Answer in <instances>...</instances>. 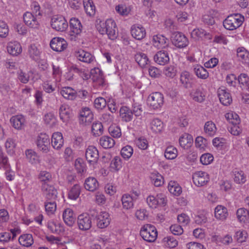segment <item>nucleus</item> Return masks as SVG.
<instances>
[{"label":"nucleus","mask_w":249,"mask_h":249,"mask_svg":"<svg viewBox=\"0 0 249 249\" xmlns=\"http://www.w3.org/2000/svg\"><path fill=\"white\" fill-rule=\"evenodd\" d=\"M96 28L101 34L107 35L111 40H114L118 36L116 23L112 19H108L106 21H100L96 25Z\"/></svg>","instance_id":"nucleus-1"},{"label":"nucleus","mask_w":249,"mask_h":249,"mask_svg":"<svg viewBox=\"0 0 249 249\" xmlns=\"http://www.w3.org/2000/svg\"><path fill=\"white\" fill-rule=\"evenodd\" d=\"M244 19V17L241 14H232L228 16L223 21V26L227 30L232 31L240 27Z\"/></svg>","instance_id":"nucleus-2"},{"label":"nucleus","mask_w":249,"mask_h":249,"mask_svg":"<svg viewBox=\"0 0 249 249\" xmlns=\"http://www.w3.org/2000/svg\"><path fill=\"white\" fill-rule=\"evenodd\" d=\"M140 235L145 241L148 242H153L157 239L158 232L156 228L153 225L146 224L142 227Z\"/></svg>","instance_id":"nucleus-3"},{"label":"nucleus","mask_w":249,"mask_h":249,"mask_svg":"<svg viewBox=\"0 0 249 249\" xmlns=\"http://www.w3.org/2000/svg\"><path fill=\"white\" fill-rule=\"evenodd\" d=\"M163 95L160 92L152 93L147 98V105L151 109H159L162 107L163 104Z\"/></svg>","instance_id":"nucleus-4"},{"label":"nucleus","mask_w":249,"mask_h":249,"mask_svg":"<svg viewBox=\"0 0 249 249\" xmlns=\"http://www.w3.org/2000/svg\"><path fill=\"white\" fill-rule=\"evenodd\" d=\"M75 56L76 58L86 64L94 65L96 63L95 56L84 50H79L75 52Z\"/></svg>","instance_id":"nucleus-5"},{"label":"nucleus","mask_w":249,"mask_h":249,"mask_svg":"<svg viewBox=\"0 0 249 249\" xmlns=\"http://www.w3.org/2000/svg\"><path fill=\"white\" fill-rule=\"evenodd\" d=\"M139 196V194L133 192L131 194H125L122 196L121 201L123 208L125 210H130L134 207V202Z\"/></svg>","instance_id":"nucleus-6"},{"label":"nucleus","mask_w":249,"mask_h":249,"mask_svg":"<svg viewBox=\"0 0 249 249\" xmlns=\"http://www.w3.org/2000/svg\"><path fill=\"white\" fill-rule=\"evenodd\" d=\"M92 218L88 213L79 215L77 218V225L79 230L86 231L89 230L92 226Z\"/></svg>","instance_id":"nucleus-7"},{"label":"nucleus","mask_w":249,"mask_h":249,"mask_svg":"<svg viewBox=\"0 0 249 249\" xmlns=\"http://www.w3.org/2000/svg\"><path fill=\"white\" fill-rule=\"evenodd\" d=\"M51 26L57 31L63 32L68 28V24L63 17L56 16L52 18Z\"/></svg>","instance_id":"nucleus-8"},{"label":"nucleus","mask_w":249,"mask_h":249,"mask_svg":"<svg viewBox=\"0 0 249 249\" xmlns=\"http://www.w3.org/2000/svg\"><path fill=\"white\" fill-rule=\"evenodd\" d=\"M173 44L178 48L186 47L189 44V41L184 35L180 32H176L171 36Z\"/></svg>","instance_id":"nucleus-9"},{"label":"nucleus","mask_w":249,"mask_h":249,"mask_svg":"<svg viewBox=\"0 0 249 249\" xmlns=\"http://www.w3.org/2000/svg\"><path fill=\"white\" fill-rule=\"evenodd\" d=\"M36 145L38 149L43 153H47L50 149V139L45 133L40 134L37 138Z\"/></svg>","instance_id":"nucleus-10"},{"label":"nucleus","mask_w":249,"mask_h":249,"mask_svg":"<svg viewBox=\"0 0 249 249\" xmlns=\"http://www.w3.org/2000/svg\"><path fill=\"white\" fill-rule=\"evenodd\" d=\"M148 206L152 208H156L158 206H164L166 203V200L164 195L158 194L156 197L149 196L146 199Z\"/></svg>","instance_id":"nucleus-11"},{"label":"nucleus","mask_w":249,"mask_h":249,"mask_svg":"<svg viewBox=\"0 0 249 249\" xmlns=\"http://www.w3.org/2000/svg\"><path fill=\"white\" fill-rule=\"evenodd\" d=\"M41 191L43 196L47 200H54L57 196V190L53 186L49 183L41 184Z\"/></svg>","instance_id":"nucleus-12"},{"label":"nucleus","mask_w":249,"mask_h":249,"mask_svg":"<svg viewBox=\"0 0 249 249\" xmlns=\"http://www.w3.org/2000/svg\"><path fill=\"white\" fill-rule=\"evenodd\" d=\"M193 180L196 186H202L209 180V175L205 172L197 171L194 173Z\"/></svg>","instance_id":"nucleus-13"},{"label":"nucleus","mask_w":249,"mask_h":249,"mask_svg":"<svg viewBox=\"0 0 249 249\" xmlns=\"http://www.w3.org/2000/svg\"><path fill=\"white\" fill-rule=\"evenodd\" d=\"M86 158L90 164L94 165L97 162L99 158L97 149L92 145L88 146L86 151Z\"/></svg>","instance_id":"nucleus-14"},{"label":"nucleus","mask_w":249,"mask_h":249,"mask_svg":"<svg viewBox=\"0 0 249 249\" xmlns=\"http://www.w3.org/2000/svg\"><path fill=\"white\" fill-rule=\"evenodd\" d=\"M93 119V114L89 107H84L80 112L79 123L84 125L89 124Z\"/></svg>","instance_id":"nucleus-15"},{"label":"nucleus","mask_w":249,"mask_h":249,"mask_svg":"<svg viewBox=\"0 0 249 249\" xmlns=\"http://www.w3.org/2000/svg\"><path fill=\"white\" fill-rule=\"evenodd\" d=\"M39 18L33 15L31 12H27L23 15V20L25 24L30 28H37L39 23Z\"/></svg>","instance_id":"nucleus-16"},{"label":"nucleus","mask_w":249,"mask_h":249,"mask_svg":"<svg viewBox=\"0 0 249 249\" xmlns=\"http://www.w3.org/2000/svg\"><path fill=\"white\" fill-rule=\"evenodd\" d=\"M51 48L56 52H62L67 47L66 41L61 37H54L50 42Z\"/></svg>","instance_id":"nucleus-17"},{"label":"nucleus","mask_w":249,"mask_h":249,"mask_svg":"<svg viewBox=\"0 0 249 249\" xmlns=\"http://www.w3.org/2000/svg\"><path fill=\"white\" fill-rule=\"evenodd\" d=\"M152 41L153 45L158 49H165L169 45L168 39L161 35L154 36Z\"/></svg>","instance_id":"nucleus-18"},{"label":"nucleus","mask_w":249,"mask_h":249,"mask_svg":"<svg viewBox=\"0 0 249 249\" xmlns=\"http://www.w3.org/2000/svg\"><path fill=\"white\" fill-rule=\"evenodd\" d=\"M63 219L65 223L69 227H72L76 220V215L71 208H66L63 212Z\"/></svg>","instance_id":"nucleus-19"},{"label":"nucleus","mask_w":249,"mask_h":249,"mask_svg":"<svg viewBox=\"0 0 249 249\" xmlns=\"http://www.w3.org/2000/svg\"><path fill=\"white\" fill-rule=\"evenodd\" d=\"M132 36L137 40H141L146 36V31L144 28L141 25H133L131 28Z\"/></svg>","instance_id":"nucleus-20"},{"label":"nucleus","mask_w":249,"mask_h":249,"mask_svg":"<svg viewBox=\"0 0 249 249\" xmlns=\"http://www.w3.org/2000/svg\"><path fill=\"white\" fill-rule=\"evenodd\" d=\"M90 78L93 82H96L99 86H103L105 81L103 71L98 68H94L90 70Z\"/></svg>","instance_id":"nucleus-21"},{"label":"nucleus","mask_w":249,"mask_h":249,"mask_svg":"<svg viewBox=\"0 0 249 249\" xmlns=\"http://www.w3.org/2000/svg\"><path fill=\"white\" fill-rule=\"evenodd\" d=\"M97 218V226L101 229L107 227L111 220L109 213L106 212H101L98 215Z\"/></svg>","instance_id":"nucleus-22"},{"label":"nucleus","mask_w":249,"mask_h":249,"mask_svg":"<svg viewBox=\"0 0 249 249\" xmlns=\"http://www.w3.org/2000/svg\"><path fill=\"white\" fill-rule=\"evenodd\" d=\"M219 99L224 106L230 105L232 101L231 94L222 88H219L217 91Z\"/></svg>","instance_id":"nucleus-23"},{"label":"nucleus","mask_w":249,"mask_h":249,"mask_svg":"<svg viewBox=\"0 0 249 249\" xmlns=\"http://www.w3.org/2000/svg\"><path fill=\"white\" fill-rule=\"evenodd\" d=\"M168 53L166 51H160L154 56V61L160 65H164L169 61Z\"/></svg>","instance_id":"nucleus-24"},{"label":"nucleus","mask_w":249,"mask_h":249,"mask_svg":"<svg viewBox=\"0 0 249 249\" xmlns=\"http://www.w3.org/2000/svg\"><path fill=\"white\" fill-rule=\"evenodd\" d=\"M229 215L228 210L225 206L218 205L214 209V217L218 220L224 221Z\"/></svg>","instance_id":"nucleus-25"},{"label":"nucleus","mask_w":249,"mask_h":249,"mask_svg":"<svg viewBox=\"0 0 249 249\" xmlns=\"http://www.w3.org/2000/svg\"><path fill=\"white\" fill-rule=\"evenodd\" d=\"M63 144L64 140L62 133L58 132L53 133L52 137V145L53 148L59 150L63 146Z\"/></svg>","instance_id":"nucleus-26"},{"label":"nucleus","mask_w":249,"mask_h":249,"mask_svg":"<svg viewBox=\"0 0 249 249\" xmlns=\"http://www.w3.org/2000/svg\"><path fill=\"white\" fill-rule=\"evenodd\" d=\"M71 31L74 35H79L82 31V25L80 20L76 18H72L70 20Z\"/></svg>","instance_id":"nucleus-27"},{"label":"nucleus","mask_w":249,"mask_h":249,"mask_svg":"<svg viewBox=\"0 0 249 249\" xmlns=\"http://www.w3.org/2000/svg\"><path fill=\"white\" fill-rule=\"evenodd\" d=\"M7 51L10 54L17 56L21 53L22 47L18 42L11 41L8 44Z\"/></svg>","instance_id":"nucleus-28"},{"label":"nucleus","mask_w":249,"mask_h":249,"mask_svg":"<svg viewBox=\"0 0 249 249\" xmlns=\"http://www.w3.org/2000/svg\"><path fill=\"white\" fill-rule=\"evenodd\" d=\"M99 182L94 177H89L87 178L84 182L85 188L90 192H94L98 189Z\"/></svg>","instance_id":"nucleus-29"},{"label":"nucleus","mask_w":249,"mask_h":249,"mask_svg":"<svg viewBox=\"0 0 249 249\" xmlns=\"http://www.w3.org/2000/svg\"><path fill=\"white\" fill-rule=\"evenodd\" d=\"M71 111L69 106L66 105H62L59 108V116L60 119L67 123L71 117Z\"/></svg>","instance_id":"nucleus-30"},{"label":"nucleus","mask_w":249,"mask_h":249,"mask_svg":"<svg viewBox=\"0 0 249 249\" xmlns=\"http://www.w3.org/2000/svg\"><path fill=\"white\" fill-rule=\"evenodd\" d=\"M193 72L198 78L203 80L207 79L209 76L207 70L203 66L198 64L193 66Z\"/></svg>","instance_id":"nucleus-31"},{"label":"nucleus","mask_w":249,"mask_h":249,"mask_svg":"<svg viewBox=\"0 0 249 249\" xmlns=\"http://www.w3.org/2000/svg\"><path fill=\"white\" fill-rule=\"evenodd\" d=\"M120 116L123 121L129 122L133 119V112L129 107L123 106L120 109Z\"/></svg>","instance_id":"nucleus-32"},{"label":"nucleus","mask_w":249,"mask_h":249,"mask_svg":"<svg viewBox=\"0 0 249 249\" xmlns=\"http://www.w3.org/2000/svg\"><path fill=\"white\" fill-rule=\"evenodd\" d=\"M134 58L136 62L142 68L146 67L150 63L147 55L142 52H137Z\"/></svg>","instance_id":"nucleus-33"},{"label":"nucleus","mask_w":249,"mask_h":249,"mask_svg":"<svg viewBox=\"0 0 249 249\" xmlns=\"http://www.w3.org/2000/svg\"><path fill=\"white\" fill-rule=\"evenodd\" d=\"M28 53L31 58L37 61L40 58L41 51L37 45L32 44L28 47Z\"/></svg>","instance_id":"nucleus-34"},{"label":"nucleus","mask_w":249,"mask_h":249,"mask_svg":"<svg viewBox=\"0 0 249 249\" xmlns=\"http://www.w3.org/2000/svg\"><path fill=\"white\" fill-rule=\"evenodd\" d=\"M25 122L24 117L22 115H17L13 116L10 119V122L14 128L20 129L24 126Z\"/></svg>","instance_id":"nucleus-35"},{"label":"nucleus","mask_w":249,"mask_h":249,"mask_svg":"<svg viewBox=\"0 0 249 249\" xmlns=\"http://www.w3.org/2000/svg\"><path fill=\"white\" fill-rule=\"evenodd\" d=\"M18 242L21 246L29 247L34 243V239L31 234L26 233L23 234L19 237Z\"/></svg>","instance_id":"nucleus-36"},{"label":"nucleus","mask_w":249,"mask_h":249,"mask_svg":"<svg viewBox=\"0 0 249 249\" xmlns=\"http://www.w3.org/2000/svg\"><path fill=\"white\" fill-rule=\"evenodd\" d=\"M60 93L64 98L68 100H73L77 97L75 90L69 87L63 88Z\"/></svg>","instance_id":"nucleus-37"},{"label":"nucleus","mask_w":249,"mask_h":249,"mask_svg":"<svg viewBox=\"0 0 249 249\" xmlns=\"http://www.w3.org/2000/svg\"><path fill=\"white\" fill-rule=\"evenodd\" d=\"M26 159L28 162L32 164H37L40 160L37 154L32 149H28L25 151Z\"/></svg>","instance_id":"nucleus-38"},{"label":"nucleus","mask_w":249,"mask_h":249,"mask_svg":"<svg viewBox=\"0 0 249 249\" xmlns=\"http://www.w3.org/2000/svg\"><path fill=\"white\" fill-rule=\"evenodd\" d=\"M71 70L78 73L84 80H88L90 78L89 71L86 69L79 68L77 65H73L71 67Z\"/></svg>","instance_id":"nucleus-39"},{"label":"nucleus","mask_w":249,"mask_h":249,"mask_svg":"<svg viewBox=\"0 0 249 249\" xmlns=\"http://www.w3.org/2000/svg\"><path fill=\"white\" fill-rule=\"evenodd\" d=\"M169 191L174 196H178L182 193L181 187L176 181H170L168 183Z\"/></svg>","instance_id":"nucleus-40"},{"label":"nucleus","mask_w":249,"mask_h":249,"mask_svg":"<svg viewBox=\"0 0 249 249\" xmlns=\"http://www.w3.org/2000/svg\"><path fill=\"white\" fill-rule=\"evenodd\" d=\"M193 141V137L191 135L184 133L180 137L179 142L181 147L187 148L191 146Z\"/></svg>","instance_id":"nucleus-41"},{"label":"nucleus","mask_w":249,"mask_h":249,"mask_svg":"<svg viewBox=\"0 0 249 249\" xmlns=\"http://www.w3.org/2000/svg\"><path fill=\"white\" fill-rule=\"evenodd\" d=\"M190 94L195 101L201 103L205 99V95L200 88L193 89Z\"/></svg>","instance_id":"nucleus-42"},{"label":"nucleus","mask_w":249,"mask_h":249,"mask_svg":"<svg viewBox=\"0 0 249 249\" xmlns=\"http://www.w3.org/2000/svg\"><path fill=\"white\" fill-rule=\"evenodd\" d=\"M237 56L239 60L243 63L249 64V52L243 48H238L237 51Z\"/></svg>","instance_id":"nucleus-43"},{"label":"nucleus","mask_w":249,"mask_h":249,"mask_svg":"<svg viewBox=\"0 0 249 249\" xmlns=\"http://www.w3.org/2000/svg\"><path fill=\"white\" fill-rule=\"evenodd\" d=\"M84 9L87 14L89 16L95 13V7L92 0H83Z\"/></svg>","instance_id":"nucleus-44"},{"label":"nucleus","mask_w":249,"mask_h":249,"mask_svg":"<svg viewBox=\"0 0 249 249\" xmlns=\"http://www.w3.org/2000/svg\"><path fill=\"white\" fill-rule=\"evenodd\" d=\"M99 143L104 148H110L114 146L115 141L110 137L104 136L100 138Z\"/></svg>","instance_id":"nucleus-45"},{"label":"nucleus","mask_w":249,"mask_h":249,"mask_svg":"<svg viewBox=\"0 0 249 249\" xmlns=\"http://www.w3.org/2000/svg\"><path fill=\"white\" fill-rule=\"evenodd\" d=\"M81 188L79 184L74 185L68 193V197L72 200H76L79 196Z\"/></svg>","instance_id":"nucleus-46"},{"label":"nucleus","mask_w":249,"mask_h":249,"mask_svg":"<svg viewBox=\"0 0 249 249\" xmlns=\"http://www.w3.org/2000/svg\"><path fill=\"white\" fill-rule=\"evenodd\" d=\"M48 228L53 233L59 234L63 231V227L60 223L54 221H50L48 222Z\"/></svg>","instance_id":"nucleus-47"},{"label":"nucleus","mask_w":249,"mask_h":249,"mask_svg":"<svg viewBox=\"0 0 249 249\" xmlns=\"http://www.w3.org/2000/svg\"><path fill=\"white\" fill-rule=\"evenodd\" d=\"M150 128L155 133L160 132L163 128V123L159 119H154L150 123Z\"/></svg>","instance_id":"nucleus-48"},{"label":"nucleus","mask_w":249,"mask_h":249,"mask_svg":"<svg viewBox=\"0 0 249 249\" xmlns=\"http://www.w3.org/2000/svg\"><path fill=\"white\" fill-rule=\"evenodd\" d=\"M204 129L205 132L210 136H213L216 131L215 125L212 121H208L205 123Z\"/></svg>","instance_id":"nucleus-49"},{"label":"nucleus","mask_w":249,"mask_h":249,"mask_svg":"<svg viewBox=\"0 0 249 249\" xmlns=\"http://www.w3.org/2000/svg\"><path fill=\"white\" fill-rule=\"evenodd\" d=\"M38 178L42 183H48L52 179V174L47 171H41L38 175Z\"/></svg>","instance_id":"nucleus-50"},{"label":"nucleus","mask_w":249,"mask_h":249,"mask_svg":"<svg viewBox=\"0 0 249 249\" xmlns=\"http://www.w3.org/2000/svg\"><path fill=\"white\" fill-rule=\"evenodd\" d=\"M233 175V179L236 183L243 184L246 181V176L242 171L235 170Z\"/></svg>","instance_id":"nucleus-51"},{"label":"nucleus","mask_w":249,"mask_h":249,"mask_svg":"<svg viewBox=\"0 0 249 249\" xmlns=\"http://www.w3.org/2000/svg\"><path fill=\"white\" fill-rule=\"evenodd\" d=\"M178 156V150L174 146H170L166 148L164 156L168 160L175 159Z\"/></svg>","instance_id":"nucleus-52"},{"label":"nucleus","mask_w":249,"mask_h":249,"mask_svg":"<svg viewBox=\"0 0 249 249\" xmlns=\"http://www.w3.org/2000/svg\"><path fill=\"white\" fill-rule=\"evenodd\" d=\"M91 131L95 136L102 135L103 133V126L102 123L98 122H94L92 125Z\"/></svg>","instance_id":"nucleus-53"},{"label":"nucleus","mask_w":249,"mask_h":249,"mask_svg":"<svg viewBox=\"0 0 249 249\" xmlns=\"http://www.w3.org/2000/svg\"><path fill=\"white\" fill-rule=\"evenodd\" d=\"M226 119L232 124H239L240 118L239 116L233 112H230L225 114Z\"/></svg>","instance_id":"nucleus-54"},{"label":"nucleus","mask_w":249,"mask_h":249,"mask_svg":"<svg viewBox=\"0 0 249 249\" xmlns=\"http://www.w3.org/2000/svg\"><path fill=\"white\" fill-rule=\"evenodd\" d=\"M190 74L188 71H182L180 75V81L181 84L185 88H188L190 81Z\"/></svg>","instance_id":"nucleus-55"},{"label":"nucleus","mask_w":249,"mask_h":249,"mask_svg":"<svg viewBox=\"0 0 249 249\" xmlns=\"http://www.w3.org/2000/svg\"><path fill=\"white\" fill-rule=\"evenodd\" d=\"M133 153V148L130 145H126L123 147L121 151L122 156L125 160H128L130 158Z\"/></svg>","instance_id":"nucleus-56"},{"label":"nucleus","mask_w":249,"mask_h":249,"mask_svg":"<svg viewBox=\"0 0 249 249\" xmlns=\"http://www.w3.org/2000/svg\"><path fill=\"white\" fill-rule=\"evenodd\" d=\"M122 167V161L119 157H115L111 161L110 168L115 171H118Z\"/></svg>","instance_id":"nucleus-57"},{"label":"nucleus","mask_w":249,"mask_h":249,"mask_svg":"<svg viewBox=\"0 0 249 249\" xmlns=\"http://www.w3.org/2000/svg\"><path fill=\"white\" fill-rule=\"evenodd\" d=\"M110 134L114 138H118L122 135L121 129L119 126L116 125H111L108 128Z\"/></svg>","instance_id":"nucleus-58"},{"label":"nucleus","mask_w":249,"mask_h":249,"mask_svg":"<svg viewBox=\"0 0 249 249\" xmlns=\"http://www.w3.org/2000/svg\"><path fill=\"white\" fill-rule=\"evenodd\" d=\"M196 146L200 150H203L208 144L207 140L201 136H198L196 139Z\"/></svg>","instance_id":"nucleus-59"},{"label":"nucleus","mask_w":249,"mask_h":249,"mask_svg":"<svg viewBox=\"0 0 249 249\" xmlns=\"http://www.w3.org/2000/svg\"><path fill=\"white\" fill-rule=\"evenodd\" d=\"M45 207L47 214L51 215L53 214L56 210V204L54 201L46 202Z\"/></svg>","instance_id":"nucleus-60"},{"label":"nucleus","mask_w":249,"mask_h":249,"mask_svg":"<svg viewBox=\"0 0 249 249\" xmlns=\"http://www.w3.org/2000/svg\"><path fill=\"white\" fill-rule=\"evenodd\" d=\"M115 10L119 14L122 16H126L128 15L130 11L128 6L123 4H119L116 6Z\"/></svg>","instance_id":"nucleus-61"},{"label":"nucleus","mask_w":249,"mask_h":249,"mask_svg":"<svg viewBox=\"0 0 249 249\" xmlns=\"http://www.w3.org/2000/svg\"><path fill=\"white\" fill-rule=\"evenodd\" d=\"M151 178L152 179L153 184L156 187L160 186L164 183V179L163 177L159 173L153 175L151 177Z\"/></svg>","instance_id":"nucleus-62"},{"label":"nucleus","mask_w":249,"mask_h":249,"mask_svg":"<svg viewBox=\"0 0 249 249\" xmlns=\"http://www.w3.org/2000/svg\"><path fill=\"white\" fill-rule=\"evenodd\" d=\"M206 31L202 29H195L191 33V36L195 39H197L206 36Z\"/></svg>","instance_id":"nucleus-63"},{"label":"nucleus","mask_w":249,"mask_h":249,"mask_svg":"<svg viewBox=\"0 0 249 249\" xmlns=\"http://www.w3.org/2000/svg\"><path fill=\"white\" fill-rule=\"evenodd\" d=\"M213 160V156L210 153H205L201 155L200 158V162L204 165L210 164Z\"/></svg>","instance_id":"nucleus-64"}]
</instances>
